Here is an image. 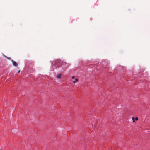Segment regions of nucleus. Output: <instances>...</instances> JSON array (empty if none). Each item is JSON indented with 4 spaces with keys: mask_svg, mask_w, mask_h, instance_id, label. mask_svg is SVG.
<instances>
[{
    "mask_svg": "<svg viewBox=\"0 0 150 150\" xmlns=\"http://www.w3.org/2000/svg\"><path fill=\"white\" fill-rule=\"evenodd\" d=\"M61 74H57V77L58 78H60L61 77Z\"/></svg>",
    "mask_w": 150,
    "mask_h": 150,
    "instance_id": "f03ea898",
    "label": "nucleus"
},
{
    "mask_svg": "<svg viewBox=\"0 0 150 150\" xmlns=\"http://www.w3.org/2000/svg\"><path fill=\"white\" fill-rule=\"evenodd\" d=\"M74 78H75V77L74 76H72V79H74Z\"/></svg>",
    "mask_w": 150,
    "mask_h": 150,
    "instance_id": "0eeeda50",
    "label": "nucleus"
},
{
    "mask_svg": "<svg viewBox=\"0 0 150 150\" xmlns=\"http://www.w3.org/2000/svg\"><path fill=\"white\" fill-rule=\"evenodd\" d=\"M64 64H65V63H64V62H63L62 64V65H63Z\"/></svg>",
    "mask_w": 150,
    "mask_h": 150,
    "instance_id": "1a4fd4ad",
    "label": "nucleus"
},
{
    "mask_svg": "<svg viewBox=\"0 0 150 150\" xmlns=\"http://www.w3.org/2000/svg\"><path fill=\"white\" fill-rule=\"evenodd\" d=\"M135 120H138V118L137 117H136L135 118Z\"/></svg>",
    "mask_w": 150,
    "mask_h": 150,
    "instance_id": "423d86ee",
    "label": "nucleus"
},
{
    "mask_svg": "<svg viewBox=\"0 0 150 150\" xmlns=\"http://www.w3.org/2000/svg\"><path fill=\"white\" fill-rule=\"evenodd\" d=\"M11 61L12 62L13 65L14 66L17 67L18 66V63L15 61H14L13 60H11Z\"/></svg>",
    "mask_w": 150,
    "mask_h": 150,
    "instance_id": "f257e3e1",
    "label": "nucleus"
},
{
    "mask_svg": "<svg viewBox=\"0 0 150 150\" xmlns=\"http://www.w3.org/2000/svg\"><path fill=\"white\" fill-rule=\"evenodd\" d=\"M6 58H7L8 59H9V60H11V57H6Z\"/></svg>",
    "mask_w": 150,
    "mask_h": 150,
    "instance_id": "39448f33",
    "label": "nucleus"
},
{
    "mask_svg": "<svg viewBox=\"0 0 150 150\" xmlns=\"http://www.w3.org/2000/svg\"><path fill=\"white\" fill-rule=\"evenodd\" d=\"M132 119L133 120V122H135V120H134V117H132Z\"/></svg>",
    "mask_w": 150,
    "mask_h": 150,
    "instance_id": "20e7f679",
    "label": "nucleus"
},
{
    "mask_svg": "<svg viewBox=\"0 0 150 150\" xmlns=\"http://www.w3.org/2000/svg\"><path fill=\"white\" fill-rule=\"evenodd\" d=\"M78 81V79L77 78H76L75 79V81H73V83H75L76 82H77Z\"/></svg>",
    "mask_w": 150,
    "mask_h": 150,
    "instance_id": "7ed1b4c3",
    "label": "nucleus"
},
{
    "mask_svg": "<svg viewBox=\"0 0 150 150\" xmlns=\"http://www.w3.org/2000/svg\"><path fill=\"white\" fill-rule=\"evenodd\" d=\"M20 70H19V71H18V73H20Z\"/></svg>",
    "mask_w": 150,
    "mask_h": 150,
    "instance_id": "9d476101",
    "label": "nucleus"
},
{
    "mask_svg": "<svg viewBox=\"0 0 150 150\" xmlns=\"http://www.w3.org/2000/svg\"><path fill=\"white\" fill-rule=\"evenodd\" d=\"M3 56L5 57L6 58V57H7L6 56H5L4 54H3Z\"/></svg>",
    "mask_w": 150,
    "mask_h": 150,
    "instance_id": "6e6552de",
    "label": "nucleus"
}]
</instances>
